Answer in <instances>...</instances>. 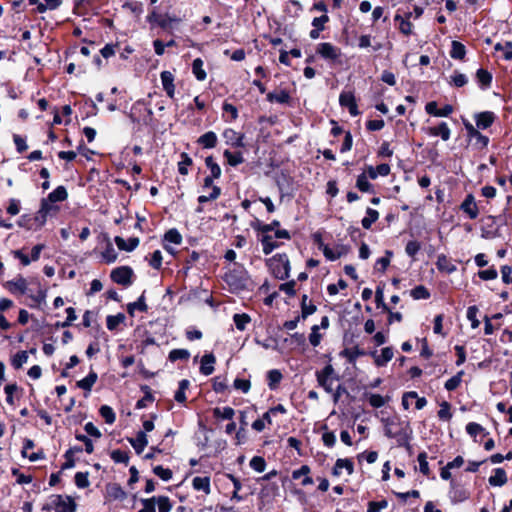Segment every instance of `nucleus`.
Segmentation results:
<instances>
[{
    "instance_id": "f257e3e1",
    "label": "nucleus",
    "mask_w": 512,
    "mask_h": 512,
    "mask_svg": "<svg viewBox=\"0 0 512 512\" xmlns=\"http://www.w3.org/2000/svg\"><path fill=\"white\" fill-rule=\"evenodd\" d=\"M272 274L280 280H285L290 274V262L286 254H276L267 260Z\"/></svg>"
},
{
    "instance_id": "f03ea898",
    "label": "nucleus",
    "mask_w": 512,
    "mask_h": 512,
    "mask_svg": "<svg viewBox=\"0 0 512 512\" xmlns=\"http://www.w3.org/2000/svg\"><path fill=\"white\" fill-rule=\"evenodd\" d=\"M318 384L327 392H333V383L338 380L332 365H326L322 370L316 372Z\"/></svg>"
},
{
    "instance_id": "7ed1b4c3",
    "label": "nucleus",
    "mask_w": 512,
    "mask_h": 512,
    "mask_svg": "<svg viewBox=\"0 0 512 512\" xmlns=\"http://www.w3.org/2000/svg\"><path fill=\"white\" fill-rule=\"evenodd\" d=\"M133 270L128 266L117 267L111 272V279L120 285L128 286L131 284Z\"/></svg>"
},
{
    "instance_id": "20e7f679",
    "label": "nucleus",
    "mask_w": 512,
    "mask_h": 512,
    "mask_svg": "<svg viewBox=\"0 0 512 512\" xmlns=\"http://www.w3.org/2000/svg\"><path fill=\"white\" fill-rule=\"evenodd\" d=\"M316 51L322 58L327 60H336L341 55L340 49L328 42L319 43Z\"/></svg>"
},
{
    "instance_id": "39448f33",
    "label": "nucleus",
    "mask_w": 512,
    "mask_h": 512,
    "mask_svg": "<svg viewBox=\"0 0 512 512\" xmlns=\"http://www.w3.org/2000/svg\"><path fill=\"white\" fill-rule=\"evenodd\" d=\"M55 512H75L76 503L69 496H56L53 501Z\"/></svg>"
},
{
    "instance_id": "423d86ee",
    "label": "nucleus",
    "mask_w": 512,
    "mask_h": 512,
    "mask_svg": "<svg viewBox=\"0 0 512 512\" xmlns=\"http://www.w3.org/2000/svg\"><path fill=\"white\" fill-rule=\"evenodd\" d=\"M223 138L227 145L236 148H242L245 146L244 144V134L236 132L234 129L227 128L223 132Z\"/></svg>"
},
{
    "instance_id": "0eeeda50",
    "label": "nucleus",
    "mask_w": 512,
    "mask_h": 512,
    "mask_svg": "<svg viewBox=\"0 0 512 512\" xmlns=\"http://www.w3.org/2000/svg\"><path fill=\"white\" fill-rule=\"evenodd\" d=\"M460 209L466 213L470 219H476L479 215V210L472 194H468L462 202Z\"/></svg>"
},
{
    "instance_id": "6e6552de",
    "label": "nucleus",
    "mask_w": 512,
    "mask_h": 512,
    "mask_svg": "<svg viewBox=\"0 0 512 512\" xmlns=\"http://www.w3.org/2000/svg\"><path fill=\"white\" fill-rule=\"evenodd\" d=\"M51 205L47 200H42L41 207L39 211L32 217V221L34 223L35 230L42 227L46 220L49 211L51 210Z\"/></svg>"
},
{
    "instance_id": "1a4fd4ad",
    "label": "nucleus",
    "mask_w": 512,
    "mask_h": 512,
    "mask_svg": "<svg viewBox=\"0 0 512 512\" xmlns=\"http://www.w3.org/2000/svg\"><path fill=\"white\" fill-rule=\"evenodd\" d=\"M6 287L12 294H26L27 293V281L22 276H18L13 280L6 283Z\"/></svg>"
},
{
    "instance_id": "9d476101",
    "label": "nucleus",
    "mask_w": 512,
    "mask_h": 512,
    "mask_svg": "<svg viewBox=\"0 0 512 512\" xmlns=\"http://www.w3.org/2000/svg\"><path fill=\"white\" fill-rule=\"evenodd\" d=\"M160 77L167 96L173 98L175 95L174 75L170 71H162Z\"/></svg>"
},
{
    "instance_id": "9b49d317",
    "label": "nucleus",
    "mask_w": 512,
    "mask_h": 512,
    "mask_svg": "<svg viewBox=\"0 0 512 512\" xmlns=\"http://www.w3.org/2000/svg\"><path fill=\"white\" fill-rule=\"evenodd\" d=\"M114 241L120 250H124L127 252H131L134 249H136L140 242L139 238H137V237H131L126 241L125 239H123L120 236H116Z\"/></svg>"
},
{
    "instance_id": "f8f14e48",
    "label": "nucleus",
    "mask_w": 512,
    "mask_h": 512,
    "mask_svg": "<svg viewBox=\"0 0 512 512\" xmlns=\"http://www.w3.org/2000/svg\"><path fill=\"white\" fill-rule=\"evenodd\" d=\"M427 132L431 136H440L444 141L449 140L451 135V130L446 122H441L436 127L428 128Z\"/></svg>"
},
{
    "instance_id": "ddd939ff",
    "label": "nucleus",
    "mask_w": 512,
    "mask_h": 512,
    "mask_svg": "<svg viewBox=\"0 0 512 512\" xmlns=\"http://www.w3.org/2000/svg\"><path fill=\"white\" fill-rule=\"evenodd\" d=\"M216 358L212 353L205 354L201 359L200 372L205 375H211L214 371Z\"/></svg>"
},
{
    "instance_id": "4468645a",
    "label": "nucleus",
    "mask_w": 512,
    "mask_h": 512,
    "mask_svg": "<svg viewBox=\"0 0 512 512\" xmlns=\"http://www.w3.org/2000/svg\"><path fill=\"white\" fill-rule=\"evenodd\" d=\"M342 469L347 471L348 475H351L354 472V465L350 459H338L333 468V475L340 476L342 473Z\"/></svg>"
},
{
    "instance_id": "2eb2a0df",
    "label": "nucleus",
    "mask_w": 512,
    "mask_h": 512,
    "mask_svg": "<svg viewBox=\"0 0 512 512\" xmlns=\"http://www.w3.org/2000/svg\"><path fill=\"white\" fill-rule=\"evenodd\" d=\"M32 448H34V442L31 439H25L22 448V456L29 458L31 462H35L44 458V453L42 451L28 454V450Z\"/></svg>"
},
{
    "instance_id": "dca6fc26",
    "label": "nucleus",
    "mask_w": 512,
    "mask_h": 512,
    "mask_svg": "<svg viewBox=\"0 0 512 512\" xmlns=\"http://www.w3.org/2000/svg\"><path fill=\"white\" fill-rule=\"evenodd\" d=\"M372 355L374 356L375 364L378 367H383L393 358L394 352L391 347H385L381 350L380 355H377L376 352Z\"/></svg>"
},
{
    "instance_id": "f3484780",
    "label": "nucleus",
    "mask_w": 512,
    "mask_h": 512,
    "mask_svg": "<svg viewBox=\"0 0 512 512\" xmlns=\"http://www.w3.org/2000/svg\"><path fill=\"white\" fill-rule=\"evenodd\" d=\"M476 125L480 129H486L490 127L494 121L493 112H481L475 116Z\"/></svg>"
},
{
    "instance_id": "a211bd4d",
    "label": "nucleus",
    "mask_w": 512,
    "mask_h": 512,
    "mask_svg": "<svg viewBox=\"0 0 512 512\" xmlns=\"http://www.w3.org/2000/svg\"><path fill=\"white\" fill-rule=\"evenodd\" d=\"M61 0H30V4L37 5L39 12H45L46 10H53L61 5Z\"/></svg>"
},
{
    "instance_id": "6ab92c4d",
    "label": "nucleus",
    "mask_w": 512,
    "mask_h": 512,
    "mask_svg": "<svg viewBox=\"0 0 512 512\" xmlns=\"http://www.w3.org/2000/svg\"><path fill=\"white\" fill-rule=\"evenodd\" d=\"M192 486L197 491H203L206 495H209L211 493V485H210V478L205 477H195L192 480Z\"/></svg>"
},
{
    "instance_id": "aec40b11",
    "label": "nucleus",
    "mask_w": 512,
    "mask_h": 512,
    "mask_svg": "<svg viewBox=\"0 0 512 512\" xmlns=\"http://www.w3.org/2000/svg\"><path fill=\"white\" fill-rule=\"evenodd\" d=\"M129 441L137 454H141L148 444V439L145 432H138L136 437L130 439Z\"/></svg>"
},
{
    "instance_id": "412c9836",
    "label": "nucleus",
    "mask_w": 512,
    "mask_h": 512,
    "mask_svg": "<svg viewBox=\"0 0 512 512\" xmlns=\"http://www.w3.org/2000/svg\"><path fill=\"white\" fill-rule=\"evenodd\" d=\"M488 481L491 486L501 487L507 483L506 472L502 468H496L494 474L489 477Z\"/></svg>"
},
{
    "instance_id": "4be33fe9",
    "label": "nucleus",
    "mask_w": 512,
    "mask_h": 512,
    "mask_svg": "<svg viewBox=\"0 0 512 512\" xmlns=\"http://www.w3.org/2000/svg\"><path fill=\"white\" fill-rule=\"evenodd\" d=\"M204 148L211 149L217 144V135L213 131H208L201 135L197 141Z\"/></svg>"
},
{
    "instance_id": "5701e85b",
    "label": "nucleus",
    "mask_w": 512,
    "mask_h": 512,
    "mask_svg": "<svg viewBox=\"0 0 512 512\" xmlns=\"http://www.w3.org/2000/svg\"><path fill=\"white\" fill-rule=\"evenodd\" d=\"M67 196L68 194L65 187L58 186L51 193H49L48 198L46 200L48 201V203L62 202L67 199Z\"/></svg>"
},
{
    "instance_id": "b1692460",
    "label": "nucleus",
    "mask_w": 512,
    "mask_h": 512,
    "mask_svg": "<svg viewBox=\"0 0 512 512\" xmlns=\"http://www.w3.org/2000/svg\"><path fill=\"white\" fill-rule=\"evenodd\" d=\"M82 451V448L79 446L69 448L64 457L66 459L65 463L62 465V469H71L75 466L74 455Z\"/></svg>"
},
{
    "instance_id": "393cba45",
    "label": "nucleus",
    "mask_w": 512,
    "mask_h": 512,
    "mask_svg": "<svg viewBox=\"0 0 512 512\" xmlns=\"http://www.w3.org/2000/svg\"><path fill=\"white\" fill-rule=\"evenodd\" d=\"M436 265L440 271L448 274L456 271V266L445 255L438 256Z\"/></svg>"
},
{
    "instance_id": "a878e982",
    "label": "nucleus",
    "mask_w": 512,
    "mask_h": 512,
    "mask_svg": "<svg viewBox=\"0 0 512 512\" xmlns=\"http://www.w3.org/2000/svg\"><path fill=\"white\" fill-rule=\"evenodd\" d=\"M213 415H214V417H216L218 419L232 420L235 415V411L233 408H231L229 406L216 407L213 409Z\"/></svg>"
},
{
    "instance_id": "bb28decb",
    "label": "nucleus",
    "mask_w": 512,
    "mask_h": 512,
    "mask_svg": "<svg viewBox=\"0 0 512 512\" xmlns=\"http://www.w3.org/2000/svg\"><path fill=\"white\" fill-rule=\"evenodd\" d=\"M97 378V374L94 371H91L85 378L77 382V386L83 390L91 391L93 385L97 381Z\"/></svg>"
},
{
    "instance_id": "cd10ccee",
    "label": "nucleus",
    "mask_w": 512,
    "mask_h": 512,
    "mask_svg": "<svg viewBox=\"0 0 512 512\" xmlns=\"http://www.w3.org/2000/svg\"><path fill=\"white\" fill-rule=\"evenodd\" d=\"M395 425L396 424L394 421L387 420L386 425H385V435L388 438L401 437V438L407 440V438H408L407 434L405 432H402V430H396L394 428Z\"/></svg>"
},
{
    "instance_id": "c85d7f7f",
    "label": "nucleus",
    "mask_w": 512,
    "mask_h": 512,
    "mask_svg": "<svg viewBox=\"0 0 512 512\" xmlns=\"http://www.w3.org/2000/svg\"><path fill=\"white\" fill-rule=\"evenodd\" d=\"M163 242L167 244L180 245L182 243V235L177 229L172 228L164 234Z\"/></svg>"
},
{
    "instance_id": "c756f323",
    "label": "nucleus",
    "mask_w": 512,
    "mask_h": 512,
    "mask_svg": "<svg viewBox=\"0 0 512 512\" xmlns=\"http://www.w3.org/2000/svg\"><path fill=\"white\" fill-rule=\"evenodd\" d=\"M466 54L465 46L459 41H452L450 56L453 59L462 60Z\"/></svg>"
},
{
    "instance_id": "7c9ffc66",
    "label": "nucleus",
    "mask_w": 512,
    "mask_h": 512,
    "mask_svg": "<svg viewBox=\"0 0 512 512\" xmlns=\"http://www.w3.org/2000/svg\"><path fill=\"white\" fill-rule=\"evenodd\" d=\"M290 99V95L287 91L281 90L279 92H271L267 95V100L269 102H276L280 104L287 103Z\"/></svg>"
},
{
    "instance_id": "2f4dec72",
    "label": "nucleus",
    "mask_w": 512,
    "mask_h": 512,
    "mask_svg": "<svg viewBox=\"0 0 512 512\" xmlns=\"http://www.w3.org/2000/svg\"><path fill=\"white\" fill-rule=\"evenodd\" d=\"M379 218L378 211L368 208L366 210V216L362 219L361 224L363 228L369 229L374 222H376Z\"/></svg>"
},
{
    "instance_id": "473e14b6",
    "label": "nucleus",
    "mask_w": 512,
    "mask_h": 512,
    "mask_svg": "<svg viewBox=\"0 0 512 512\" xmlns=\"http://www.w3.org/2000/svg\"><path fill=\"white\" fill-rule=\"evenodd\" d=\"M190 382L187 379H183L179 382L177 391L175 392L174 398L178 403L186 401V390L188 389Z\"/></svg>"
},
{
    "instance_id": "72a5a7b5",
    "label": "nucleus",
    "mask_w": 512,
    "mask_h": 512,
    "mask_svg": "<svg viewBox=\"0 0 512 512\" xmlns=\"http://www.w3.org/2000/svg\"><path fill=\"white\" fill-rule=\"evenodd\" d=\"M223 112H224L223 117L226 122H232V121L236 120L238 117L237 108L230 103L225 102L223 104Z\"/></svg>"
},
{
    "instance_id": "f704fd0d",
    "label": "nucleus",
    "mask_w": 512,
    "mask_h": 512,
    "mask_svg": "<svg viewBox=\"0 0 512 512\" xmlns=\"http://www.w3.org/2000/svg\"><path fill=\"white\" fill-rule=\"evenodd\" d=\"M192 71L194 76L199 81H204L206 79V72L203 69V61L200 58H196L192 63Z\"/></svg>"
},
{
    "instance_id": "c9c22d12",
    "label": "nucleus",
    "mask_w": 512,
    "mask_h": 512,
    "mask_svg": "<svg viewBox=\"0 0 512 512\" xmlns=\"http://www.w3.org/2000/svg\"><path fill=\"white\" fill-rule=\"evenodd\" d=\"M410 16L411 13H409L407 18H403L400 15L395 16V21L399 22V30L405 35H410L412 33L413 25L408 19Z\"/></svg>"
},
{
    "instance_id": "e433bc0d",
    "label": "nucleus",
    "mask_w": 512,
    "mask_h": 512,
    "mask_svg": "<svg viewBox=\"0 0 512 512\" xmlns=\"http://www.w3.org/2000/svg\"><path fill=\"white\" fill-rule=\"evenodd\" d=\"M223 155L227 159V162L230 166H237L244 161L241 152H231L229 150H225Z\"/></svg>"
},
{
    "instance_id": "4c0bfd02",
    "label": "nucleus",
    "mask_w": 512,
    "mask_h": 512,
    "mask_svg": "<svg viewBox=\"0 0 512 512\" xmlns=\"http://www.w3.org/2000/svg\"><path fill=\"white\" fill-rule=\"evenodd\" d=\"M341 355L345 357L349 363H354L358 357L364 355V351L360 350L358 347L346 348L341 352Z\"/></svg>"
},
{
    "instance_id": "58836bf2",
    "label": "nucleus",
    "mask_w": 512,
    "mask_h": 512,
    "mask_svg": "<svg viewBox=\"0 0 512 512\" xmlns=\"http://www.w3.org/2000/svg\"><path fill=\"white\" fill-rule=\"evenodd\" d=\"M147 308L148 307L145 303L144 294H142L137 301L130 303L127 306V310L130 315H133L135 310L145 312L147 310Z\"/></svg>"
},
{
    "instance_id": "ea45409f",
    "label": "nucleus",
    "mask_w": 512,
    "mask_h": 512,
    "mask_svg": "<svg viewBox=\"0 0 512 512\" xmlns=\"http://www.w3.org/2000/svg\"><path fill=\"white\" fill-rule=\"evenodd\" d=\"M476 77L478 82L482 85L483 88H488L492 82V75L485 69H478L476 72Z\"/></svg>"
},
{
    "instance_id": "a19ab883",
    "label": "nucleus",
    "mask_w": 512,
    "mask_h": 512,
    "mask_svg": "<svg viewBox=\"0 0 512 512\" xmlns=\"http://www.w3.org/2000/svg\"><path fill=\"white\" fill-rule=\"evenodd\" d=\"M356 187L361 191V192H372L373 191V186L372 184L368 181V177L365 173H362L360 174L358 177H357V181H356Z\"/></svg>"
},
{
    "instance_id": "79ce46f5",
    "label": "nucleus",
    "mask_w": 512,
    "mask_h": 512,
    "mask_svg": "<svg viewBox=\"0 0 512 512\" xmlns=\"http://www.w3.org/2000/svg\"><path fill=\"white\" fill-rule=\"evenodd\" d=\"M233 321L238 330L244 331L246 329L247 324L250 323L251 318L246 313L235 314L233 316Z\"/></svg>"
},
{
    "instance_id": "37998d69",
    "label": "nucleus",
    "mask_w": 512,
    "mask_h": 512,
    "mask_svg": "<svg viewBox=\"0 0 512 512\" xmlns=\"http://www.w3.org/2000/svg\"><path fill=\"white\" fill-rule=\"evenodd\" d=\"M263 252L265 255L270 254L274 249L278 247V243L273 240V237L270 235H265L261 239Z\"/></svg>"
},
{
    "instance_id": "c03bdc74",
    "label": "nucleus",
    "mask_w": 512,
    "mask_h": 512,
    "mask_svg": "<svg viewBox=\"0 0 512 512\" xmlns=\"http://www.w3.org/2000/svg\"><path fill=\"white\" fill-rule=\"evenodd\" d=\"M268 386L270 389H276L277 385L280 383L282 379V374L279 370L273 369L270 370L267 374Z\"/></svg>"
},
{
    "instance_id": "a18cd8bd",
    "label": "nucleus",
    "mask_w": 512,
    "mask_h": 512,
    "mask_svg": "<svg viewBox=\"0 0 512 512\" xmlns=\"http://www.w3.org/2000/svg\"><path fill=\"white\" fill-rule=\"evenodd\" d=\"M495 51H502L503 52V58L506 61L512 60V42L507 41L504 44L497 43L494 46Z\"/></svg>"
},
{
    "instance_id": "49530a36",
    "label": "nucleus",
    "mask_w": 512,
    "mask_h": 512,
    "mask_svg": "<svg viewBox=\"0 0 512 512\" xmlns=\"http://www.w3.org/2000/svg\"><path fill=\"white\" fill-rule=\"evenodd\" d=\"M464 375V371H459L456 375L451 377L445 382V389L448 391H453L459 387L462 382V376Z\"/></svg>"
},
{
    "instance_id": "de8ad7c7",
    "label": "nucleus",
    "mask_w": 512,
    "mask_h": 512,
    "mask_svg": "<svg viewBox=\"0 0 512 512\" xmlns=\"http://www.w3.org/2000/svg\"><path fill=\"white\" fill-rule=\"evenodd\" d=\"M118 254L111 243H108L105 250L102 252V258L108 264L114 263L117 260Z\"/></svg>"
},
{
    "instance_id": "09e8293b",
    "label": "nucleus",
    "mask_w": 512,
    "mask_h": 512,
    "mask_svg": "<svg viewBox=\"0 0 512 512\" xmlns=\"http://www.w3.org/2000/svg\"><path fill=\"white\" fill-rule=\"evenodd\" d=\"M125 319V316L121 313L117 315H109L106 319L107 328L112 331L115 330Z\"/></svg>"
},
{
    "instance_id": "8fccbe9b",
    "label": "nucleus",
    "mask_w": 512,
    "mask_h": 512,
    "mask_svg": "<svg viewBox=\"0 0 512 512\" xmlns=\"http://www.w3.org/2000/svg\"><path fill=\"white\" fill-rule=\"evenodd\" d=\"M205 164H206L207 168L210 170L211 174L209 176H213V177H215L217 179L221 176V168L214 161L212 156L206 157Z\"/></svg>"
},
{
    "instance_id": "3c124183",
    "label": "nucleus",
    "mask_w": 512,
    "mask_h": 512,
    "mask_svg": "<svg viewBox=\"0 0 512 512\" xmlns=\"http://www.w3.org/2000/svg\"><path fill=\"white\" fill-rule=\"evenodd\" d=\"M301 309H302V316L304 318H306L309 315H312L316 311V306L311 301H308L307 295H303Z\"/></svg>"
},
{
    "instance_id": "603ef678",
    "label": "nucleus",
    "mask_w": 512,
    "mask_h": 512,
    "mask_svg": "<svg viewBox=\"0 0 512 512\" xmlns=\"http://www.w3.org/2000/svg\"><path fill=\"white\" fill-rule=\"evenodd\" d=\"M99 412L107 424H113L115 422L116 415L110 406H101Z\"/></svg>"
},
{
    "instance_id": "864d4df0",
    "label": "nucleus",
    "mask_w": 512,
    "mask_h": 512,
    "mask_svg": "<svg viewBox=\"0 0 512 512\" xmlns=\"http://www.w3.org/2000/svg\"><path fill=\"white\" fill-rule=\"evenodd\" d=\"M192 165V159L190 156L183 152L181 154V161L178 163V171L181 175H187L188 174V167Z\"/></svg>"
},
{
    "instance_id": "5fc2aeb1",
    "label": "nucleus",
    "mask_w": 512,
    "mask_h": 512,
    "mask_svg": "<svg viewBox=\"0 0 512 512\" xmlns=\"http://www.w3.org/2000/svg\"><path fill=\"white\" fill-rule=\"evenodd\" d=\"M439 419L449 421L452 418L451 406L447 401L440 404V409L437 413Z\"/></svg>"
},
{
    "instance_id": "6e6d98bb",
    "label": "nucleus",
    "mask_w": 512,
    "mask_h": 512,
    "mask_svg": "<svg viewBox=\"0 0 512 512\" xmlns=\"http://www.w3.org/2000/svg\"><path fill=\"white\" fill-rule=\"evenodd\" d=\"M190 357V353L186 349H173L169 353V360L174 362L177 360H187Z\"/></svg>"
},
{
    "instance_id": "4d7b16f0",
    "label": "nucleus",
    "mask_w": 512,
    "mask_h": 512,
    "mask_svg": "<svg viewBox=\"0 0 512 512\" xmlns=\"http://www.w3.org/2000/svg\"><path fill=\"white\" fill-rule=\"evenodd\" d=\"M28 361V354L26 351H20L12 358V365L15 369L21 368Z\"/></svg>"
},
{
    "instance_id": "13d9d810",
    "label": "nucleus",
    "mask_w": 512,
    "mask_h": 512,
    "mask_svg": "<svg viewBox=\"0 0 512 512\" xmlns=\"http://www.w3.org/2000/svg\"><path fill=\"white\" fill-rule=\"evenodd\" d=\"M221 194V189L218 186H213L212 191L209 195H200L198 197V202L200 204L206 203L208 201L216 200Z\"/></svg>"
},
{
    "instance_id": "bf43d9fd",
    "label": "nucleus",
    "mask_w": 512,
    "mask_h": 512,
    "mask_svg": "<svg viewBox=\"0 0 512 512\" xmlns=\"http://www.w3.org/2000/svg\"><path fill=\"white\" fill-rule=\"evenodd\" d=\"M108 494L110 497L114 499H124L126 497V493L124 490L117 484L110 485L107 488Z\"/></svg>"
},
{
    "instance_id": "052dcab7",
    "label": "nucleus",
    "mask_w": 512,
    "mask_h": 512,
    "mask_svg": "<svg viewBox=\"0 0 512 512\" xmlns=\"http://www.w3.org/2000/svg\"><path fill=\"white\" fill-rule=\"evenodd\" d=\"M411 296L415 300L428 299L430 297V293L424 286L419 285L411 290Z\"/></svg>"
},
{
    "instance_id": "680f3d73",
    "label": "nucleus",
    "mask_w": 512,
    "mask_h": 512,
    "mask_svg": "<svg viewBox=\"0 0 512 512\" xmlns=\"http://www.w3.org/2000/svg\"><path fill=\"white\" fill-rule=\"evenodd\" d=\"M418 463H419V471L425 475L428 476L430 473L428 461H427V454L425 452H421L417 457Z\"/></svg>"
},
{
    "instance_id": "e2e57ef3",
    "label": "nucleus",
    "mask_w": 512,
    "mask_h": 512,
    "mask_svg": "<svg viewBox=\"0 0 512 512\" xmlns=\"http://www.w3.org/2000/svg\"><path fill=\"white\" fill-rule=\"evenodd\" d=\"M478 308L476 306H470L467 309V319L471 322L473 329L479 327L480 321L477 319Z\"/></svg>"
},
{
    "instance_id": "0e129e2a",
    "label": "nucleus",
    "mask_w": 512,
    "mask_h": 512,
    "mask_svg": "<svg viewBox=\"0 0 512 512\" xmlns=\"http://www.w3.org/2000/svg\"><path fill=\"white\" fill-rule=\"evenodd\" d=\"M111 458L116 463H124L127 464L129 461L128 453L125 451H122L120 449L113 450L111 452Z\"/></svg>"
},
{
    "instance_id": "69168bd1",
    "label": "nucleus",
    "mask_w": 512,
    "mask_h": 512,
    "mask_svg": "<svg viewBox=\"0 0 512 512\" xmlns=\"http://www.w3.org/2000/svg\"><path fill=\"white\" fill-rule=\"evenodd\" d=\"M250 467L257 472H263L266 468V462L263 457L254 456L250 460Z\"/></svg>"
},
{
    "instance_id": "338daca9",
    "label": "nucleus",
    "mask_w": 512,
    "mask_h": 512,
    "mask_svg": "<svg viewBox=\"0 0 512 512\" xmlns=\"http://www.w3.org/2000/svg\"><path fill=\"white\" fill-rule=\"evenodd\" d=\"M468 82V78L465 74L463 73H460V72H455L452 76H451V81L450 83L453 84L454 86L456 87H463L464 85H466Z\"/></svg>"
},
{
    "instance_id": "774afa93",
    "label": "nucleus",
    "mask_w": 512,
    "mask_h": 512,
    "mask_svg": "<svg viewBox=\"0 0 512 512\" xmlns=\"http://www.w3.org/2000/svg\"><path fill=\"white\" fill-rule=\"evenodd\" d=\"M155 501H157L159 512H169L172 508L168 497L160 496Z\"/></svg>"
}]
</instances>
